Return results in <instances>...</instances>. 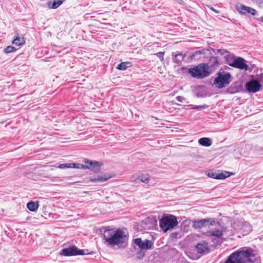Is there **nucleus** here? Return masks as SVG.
Instances as JSON below:
<instances>
[{
	"mask_svg": "<svg viewBox=\"0 0 263 263\" xmlns=\"http://www.w3.org/2000/svg\"><path fill=\"white\" fill-rule=\"evenodd\" d=\"M128 236L121 229L106 230L103 234L104 243L107 246L114 247L118 246L120 248H124L127 243Z\"/></svg>",
	"mask_w": 263,
	"mask_h": 263,
	"instance_id": "1",
	"label": "nucleus"
},
{
	"mask_svg": "<svg viewBox=\"0 0 263 263\" xmlns=\"http://www.w3.org/2000/svg\"><path fill=\"white\" fill-rule=\"evenodd\" d=\"M254 256V250L251 248L242 247L233 253L224 263H260L259 259L252 261L250 258Z\"/></svg>",
	"mask_w": 263,
	"mask_h": 263,
	"instance_id": "2",
	"label": "nucleus"
},
{
	"mask_svg": "<svg viewBox=\"0 0 263 263\" xmlns=\"http://www.w3.org/2000/svg\"><path fill=\"white\" fill-rule=\"evenodd\" d=\"M208 64L200 63L193 68L189 69L188 72L193 78L203 79L210 75Z\"/></svg>",
	"mask_w": 263,
	"mask_h": 263,
	"instance_id": "3",
	"label": "nucleus"
},
{
	"mask_svg": "<svg viewBox=\"0 0 263 263\" xmlns=\"http://www.w3.org/2000/svg\"><path fill=\"white\" fill-rule=\"evenodd\" d=\"M178 222L177 218L172 215L164 214L160 220L159 226L164 232L175 228Z\"/></svg>",
	"mask_w": 263,
	"mask_h": 263,
	"instance_id": "4",
	"label": "nucleus"
},
{
	"mask_svg": "<svg viewBox=\"0 0 263 263\" xmlns=\"http://www.w3.org/2000/svg\"><path fill=\"white\" fill-rule=\"evenodd\" d=\"M93 253V252H89L87 249H79L76 246H73L68 248L63 249L59 254L61 256H70L92 254Z\"/></svg>",
	"mask_w": 263,
	"mask_h": 263,
	"instance_id": "5",
	"label": "nucleus"
},
{
	"mask_svg": "<svg viewBox=\"0 0 263 263\" xmlns=\"http://www.w3.org/2000/svg\"><path fill=\"white\" fill-rule=\"evenodd\" d=\"M231 75L229 72H219L214 81V84L218 88H222L231 82Z\"/></svg>",
	"mask_w": 263,
	"mask_h": 263,
	"instance_id": "6",
	"label": "nucleus"
},
{
	"mask_svg": "<svg viewBox=\"0 0 263 263\" xmlns=\"http://www.w3.org/2000/svg\"><path fill=\"white\" fill-rule=\"evenodd\" d=\"M231 67L237 68L242 70H248V65L245 63V60L241 57L232 58L230 57L227 63Z\"/></svg>",
	"mask_w": 263,
	"mask_h": 263,
	"instance_id": "7",
	"label": "nucleus"
},
{
	"mask_svg": "<svg viewBox=\"0 0 263 263\" xmlns=\"http://www.w3.org/2000/svg\"><path fill=\"white\" fill-rule=\"evenodd\" d=\"M245 86L249 92L255 93L259 91L262 86L257 79L252 80L246 83Z\"/></svg>",
	"mask_w": 263,
	"mask_h": 263,
	"instance_id": "8",
	"label": "nucleus"
},
{
	"mask_svg": "<svg viewBox=\"0 0 263 263\" xmlns=\"http://www.w3.org/2000/svg\"><path fill=\"white\" fill-rule=\"evenodd\" d=\"M215 223V221L211 219H202L193 221L192 227L196 229H201L207 226H213Z\"/></svg>",
	"mask_w": 263,
	"mask_h": 263,
	"instance_id": "9",
	"label": "nucleus"
},
{
	"mask_svg": "<svg viewBox=\"0 0 263 263\" xmlns=\"http://www.w3.org/2000/svg\"><path fill=\"white\" fill-rule=\"evenodd\" d=\"M86 165L81 164L80 168L89 169L95 172H99L101 170V164L98 161H92L90 160H85Z\"/></svg>",
	"mask_w": 263,
	"mask_h": 263,
	"instance_id": "10",
	"label": "nucleus"
},
{
	"mask_svg": "<svg viewBox=\"0 0 263 263\" xmlns=\"http://www.w3.org/2000/svg\"><path fill=\"white\" fill-rule=\"evenodd\" d=\"M135 244H136L141 249L148 250L152 248V243L148 240L145 239L144 241H142L140 238H136L133 240Z\"/></svg>",
	"mask_w": 263,
	"mask_h": 263,
	"instance_id": "11",
	"label": "nucleus"
},
{
	"mask_svg": "<svg viewBox=\"0 0 263 263\" xmlns=\"http://www.w3.org/2000/svg\"><path fill=\"white\" fill-rule=\"evenodd\" d=\"M236 10L242 14L250 13L254 16L257 14V11L255 9L241 4L236 5Z\"/></svg>",
	"mask_w": 263,
	"mask_h": 263,
	"instance_id": "12",
	"label": "nucleus"
},
{
	"mask_svg": "<svg viewBox=\"0 0 263 263\" xmlns=\"http://www.w3.org/2000/svg\"><path fill=\"white\" fill-rule=\"evenodd\" d=\"M196 250L198 253L205 254L209 252L208 243L205 241L199 242L195 247Z\"/></svg>",
	"mask_w": 263,
	"mask_h": 263,
	"instance_id": "13",
	"label": "nucleus"
},
{
	"mask_svg": "<svg viewBox=\"0 0 263 263\" xmlns=\"http://www.w3.org/2000/svg\"><path fill=\"white\" fill-rule=\"evenodd\" d=\"M208 175L209 177L216 179H223L230 176V172L227 171L218 174L214 172H211L208 173Z\"/></svg>",
	"mask_w": 263,
	"mask_h": 263,
	"instance_id": "14",
	"label": "nucleus"
},
{
	"mask_svg": "<svg viewBox=\"0 0 263 263\" xmlns=\"http://www.w3.org/2000/svg\"><path fill=\"white\" fill-rule=\"evenodd\" d=\"M111 177L108 175H99L96 176L91 177L90 178V181L93 182H104L110 179Z\"/></svg>",
	"mask_w": 263,
	"mask_h": 263,
	"instance_id": "15",
	"label": "nucleus"
},
{
	"mask_svg": "<svg viewBox=\"0 0 263 263\" xmlns=\"http://www.w3.org/2000/svg\"><path fill=\"white\" fill-rule=\"evenodd\" d=\"M240 230L242 231L243 235H247L252 231V228L250 223L247 221L240 222Z\"/></svg>",
	"mask_w": 263,
	"mask_h": 263,
	"instance_id": "16",
	"label": "nucleus"
},
{
	"mask_svg": "<svg viewBox=\"0 0 263 263\" xmlns=\"http://www.w3.org/2000/svg\"><path fill=\"white\" fill-rule=\"evenodd\" d=\"M81 164L70 163H64L60 164L58 167L60 169H66L68 168H80Z\"/></svg>",
	"mask_w": 263,
	"mask_h": 263,
	"instance_id": "17",
	"label": "nucleus"
},
{
	"mask_svg": "<svg viewBox=\"0 0 263 263\" xmlns=\"http://www.w3.org/2000/svg\"><path fill=\"white\" fill-rule=\"evenodd\" d=\"M39 201H30L27 204L28 209L31 212H35L39 208Z\"/></svg>",
	"mask_w": 263,
	"mask_h": 263,
	"instance_id": "18",
	"label": "nucleus"
},
{
	"mask_svg": "<svg viewBox=\"0 0 263 263\" xmlns=\"http://www.w3.org/2000/svg\"><path fill=\"white\" fill-rule=\"evenodd\" d=\"M220 63L217 57H212L209 59V66L212 68H215L218 66Z\"/></svg>",
	"mask_w": 263,
	"mask_h": 263,
	"instance_id": "19",
	"label": "nucleus"
},
{
	"mask_svg": "<svg viewBox=\"0 0 263 263\" xmlns=\"http://www.w3.org/2000/svg\"><path fill=\"white\" fill-rule=\"evenodd\" d=\"M65 0H53V2H49L48 6L51 9L58 8Z\"/></svg>",
	"mask_w": 263,
	"mask_h": 263,
	"instance_id": "20",
	"label": "nucleus"
},
{
	"mask_svg": "<svg viewBox=\"0 0 263 263\" xmlns=\"http://www.w3.org/2000/svg\"><path fill=\"white\" fill-rule=\"evenodd\" d=\"M198 143L204 146H210L212 144V141L209 138H201L198 140Z\"/></svg>",
	"mask_w": 263,
	"mask_h": 263,
	"instance_id": "21",
	"label": "nucleus"
},
{
	"mask_svg": "<svg viewBox=\"0 0 263 263\" xmlns=\"http://www.w3.org/2000/svg\"><path fill=\"white\" fill-rule=\"evenodd\" d=\"M172 54L173 56H174L173 59L174 62L178 64L181 63V62L184 59V55L182 54V53H180L176 54L175 55H174L173 53Z\"/></svg>",
	"mask_w": 263,
	"mask_h": 263,
	"instance_id": "22",
	"label": "nucleus"
},
{
	"mask_svg": "<svg viewBox=\"0 0 263 263\" xmlns=\"http://www.w3.org/2000/svg\"><path fill=\"white\" fill-rule=\"evenodd\" d=\"M217 52L221 55H224V59L227 63L229 59H230L231 55L227 50L223 49H219L217 50Z\"/></svg>",
	"mask_w": 263,
	"mask_h": 263,
	"instance_id": "23",
	"label": "nucleus"
},
{
	"mask_svg": "<svg viewBox=\"0 0 263 263\" xmlns=\"http://www.w3.org/2000/svg\"><path fill=\"white\" fill-rule=\"evenodd\" d=\"M209 235L220 238L222 236V232L218 229L211 230L208 232Z\"/></svg>",
	"mask_w": 263,
	"mask_h": 263,
	"instance_id": "24",
	"label": "nucleus"
},
{
	"mask_svg": "<svg viewBox=\"0 0 263 263\" xmlns=\"http://www.w3.org/2000/svg\"><path fill=\"white\" fill-rule=\"evenodd\" d=\"M130 65V63L129 62H122L119 65H118L117 68L118 69L124 70L127 69L128 67H129Z\"/></svg>",
	"mask_w": 263,
	"mask_h": 263,
	"instance_id": "25",
	"label": "nucleus"
},
{
	"mask_svg": "<svg viewBox=\"0 0 263 263\" xmlns=\"http://www.w3.org/2000/svg\"><path fill=\"white\" fill-rule=\"evenodd\" d=\"M138 179L140 180L141 182H142L143 183H148L149 181V177L147 174L142 175L139 176L138 177Z\"/></svg>",
	"mask_w": 263,
	"mask_h": 263,
	"instance_id": "26",
	"label": "nucleus"
},
{
	"mask_svg": "<svg viewBox=\"0 0 263 263\" xmlns=\"http://www.w3.org/2000/svg\"><path fill=\"white\" fill-rule=\"evenodd\" d=\"M25 41L23 36H17V46H21L24 44Z\"/></svg>",
	"mask_w": 263,
	"mask_h": 263,
	"instance_id": "27",
	"label": "nucleus"
},
{
	"mask_svg": "<svg viewBox=\"0 0 263 263\" xmlns=\"http://www.w3.org/2000/svg\"><path fill=\"white\" fill-rule=\"evenodd\" d=\"M208 107V106L207 105H196L192 107V108L194 109H198V110H201V109H204Z\"/></svg>",
	"mask_w": 263,
	"mask_h": 263,
	"instance_id": "28",
	"label": "nucleus"
},
{
	"mask_svg": "<svg viewBox=\"0 0 263 263\" xmlns=\"http://www.w3.org/2000/svg\"><path fill=\"white\" fill-rule=\"evenodd\" d=\"M15 49L14 47H12V46H8L5 49V52L6 53H10L13 51H15Z\"/></svg>",
	"mask_w": 263,
	"mask_h": 263,
	"instance_id": "29",
	"label": "nucleus"
},
{
	"mask_svg": "<svg viewBox=\"0 0 263 263\" xmlns=\"http://www.w3.org/2000/svg\"><path fill=\"white\" fill-rule=\"evenodd\" d=\"M164 52H159L156 54V55L159 58L161 61H163L164 60Z\"/></svg>",
	"mask_w": 263,
	"mask_h": 263,
	"instance_id": "30",
	"label": "nucleus"
},
{
	"mask_svg": "<svg viewBox=\"0 0 263 263\" xmlns=\"http://www.w3.org/2000/svg\"><path fill=\"white\" fill-rule=\"evenodd\" d=\"M177 101H178L179 102L183 103L185 101V98L182 96H177L176 98Z\"/></svg>",
	"mask_w": 263,
	"mask_h": 263,
	"instance_id": "31",
	"label": "nucleus"
},
{
	"mask_svg": "<svg viewBox=\"0 0 263 263\" xmlns=\"http://www.w3.org/2000/svg\"><path fill=\"white\" fill-rule=\"evenodd\" d=\"M228 91L231 93H234L236 90L233 89L231 87H230L228 89Z\"/></svg>",
	"mask_w": 263,
	"mask_h": 263,
	"instance_id": "32",
	"label": "nucleus"
},
{
	"mask_svg": "<svg viewBox=\"0 0 263 263\" xmlns=\"http://www.w3.org/2000/svg\"><path fill=\"white\" fill-rule=\"evenodd\" d=\"M138 255H139L140 256H141V257H143L144 256V252H143L142 251H140L139 252V253H138Z\"/></svg>",
	"mask_w": 263,
	"mask_h": 263,
	"instance_id": "33",
	"label": "nucleus"
},
{
	"mask_svg": "<svg viewBox=\"0 0 263 263\" xmlns=\"http://www.w3.org/2000/svg\"><path fill=\"white\" fill-rule=\"evenodd\" d=\"M259 79L260 81H263V73L259 75Z\"/></svg>",
	"mask_w": 263,
	"mask_h": 263,
	"instance_id": "34",
	"label": "nucleus"
},
{
	"mask_svg": "<svg viewBox=\"0 0 263 263\" xmlns=\"http://www.w3.org/2000/svg\"><path fill=\"white\" fill-rule=\"evenodd\" d=\"M16 37H14L13 42H12V43L14 44H16Z\"/></svg>",
	"mask_w": 263,
	"mask_h": 263,
	"instance_id": "35",
	"label": "nucleus"
},
{
	"mask_svg": "<svg viewBox=\"0 0 263 263\" xmlns=\"http://www.w3.org/2000/svg\"><path fill=\"white\" fill-rule=\"evenodd\" d=\"M212 10L213 11L215 12L216 13H218V12H217L215 9H214V8H212Z\"/></svg>",
	"mask_w": 263,
	"mask_h": 263,
	"instance_id": "36",
	"label": "nucleus"
},
{
	"mask_svg": "<svg viewBox=\"0 0 263 263\" xmlns=\"http://www.w3.org/2000/svg\"><path fill=\"white\" fill-rule=\"evenodd\" d=\"M260 21H261L263 23V17H261L260 18Z\"/></svg>",
	"mask_w": 263,
	"mask_h": 263,
	"instance_id": "37",
	"label": "nucleus"
}]
</instances>
